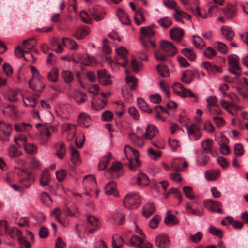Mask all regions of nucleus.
<instances>
[{
  "label": "nucleus",
  "mask_w": 248,
  "mask_h": 248,
  "mask_svg": "<svg viewBox=\"0 0 248 248\" xmlns=\"http://www.w3.org/2000/svg\"><path fill=\"white\" fill-rule=\"evenodd\" d=\"M61 77L67 84L71 83L74 80V74L69 70H63L61 73Z\"/></svg>",
  "instance_id": "obj_30"
},
{
  "label": "nucleus",
  "mask_w": 248,
  "mask_h": 248,
  "mask_svg": "<svg viewBox=\"0 0 248 248\" xmlns=\"http://www.w3.org/2000/svg\"><path fill=\"white\" fill-rule=\"evenodd\" d=\"M158 132L157 127L154 125H149L146 128L145 133L142 135V137L145 139L151 140Z\"/></svg>",
  "instance_id": "obj_15"
},
{
  "label": "nucleus",
  "mask_w": 248,
  "mask_h": 248,
  "mask_svg": "<svg viewBox=\"0 0 248 248\" xmlns=\"http://www.w3.org/2000/svg\"><path fill=\"white\" fill-rule=\"evenodd\" d=\"M202 237V233L201 232H198L195 234L190 235L189 239L194 243H197L201 241Z\"/></svg>",
  "instance_id": "obj_57"
},
{
  "label": "nucleus",
  "mask_w": 248,
  "mask_h": 248,
  "mask_svg": "<svg viewBox=\"0 0 248 248\" xmlns=\"http://www.w3.org/2000/svg\"><path fill=\"white\" fill-rule=\"evenodd\" d=\"M204 55L208 59H212L217 54L216 51L211 47L208 46L204 50Z\"/></svg>",
  "instance_id": "obj_51"
},
{
  "label": "nucleus",
  "mask_w": 248,
  "mask_h": 248,
  "mask_svg": "<svg viewBox=\"0 0 248 248\" xmlns=\"http://www.w3.org/2000/svg\"><path fill=\"white\" fill-rule=\"evenodd\" d=\"M124 243L123 237L117 234L113 235L112 242L113 248H122Z\"/></svg>",
  "instance_id": "obj_29"
},
{
  "label": "nucleus",
  "mask_w": 248,
  "mask_h": 248,
  "mask_svg": "<svg viewBox=\"0 0 248 248\" xmlns=\"http://www.w3.org/2000/svg\"><path fill=\"white\" fill-rule=\"evenodd\" d=\"M218 50L222 54H226L228 52V48L227 46L223 43L217 42Z\"/></svg>",
  "instance_id": "obj_60"
},
{
  "label": "nucleus",
  "mask_w": 248,
  "mask_h": 248,
  "mask_svg": "<svg viewBox=\"0 0 248 248\" xmlns=\"http://www.w3.org/2000/svg\"><path fill=\"white\" fill-rule=\"evenodd\" d=\"M127 84L129 86L131 90L136 89L137 84V78L132 76H127L125 79Z\"/></svg>",
  "instance_id": "obj_38"
},
{
  "label": "nucleus",
  "mask_w": 248,
  "mask_h": 248,
  "mask_svg": "<svg viewBox=\"0 0 248 248\" xmlns=\"http://www.w3.org/2000/svg\"><path fill=\"white\" fill-rule=\"evenodd\" d=\"M65 144L63 143H61L59 146V149L56 153V155L59 158L62 159L65 154V150L64 149Z\"/></svg>",
  "instance_id": "obj_53"
},
{
  "label": "nucleus",
  "mask_w": 248,
  "mask_h": 248,
  "mask_svg": "<svg viewBox=\"0 0 248 248\" xmlns=\"http://www.w3.org/2000/svg\"><path fill=\"white\" fill-rule=\"evenodd\" d=\"M234 155L236 157L241 156L244 155V151L241 143H237L234 147Z\"/></svg>",
  "instance_id": "obj_45"
},
{
  "label": "nucleus",
  "mask_w": 248,
  "mask_h": 248,
  "mask_svg": "<svg viewBox=\"0 0 248 248\" xmlns=\"http://www.w3.org/2000/svg\"><path fill=\"white\" fill-rule=\"evenodd\" d=\"M140 202V196L134 192L127 194L123 202L124 206L131 210L138 208Z\"/></svg>",
  "instance_id": "obj_3"
},
{
  "label": "nucleus",
  "mask_w": 248,
  "mask_h": 248,
  "mask_svg": "<svg viewBox=\"0 0 248 248\" xmlns=\"http://www.w3.org/2000/svg\"><path fill=\"white\" fill-rule=\"evenodd\" d=\"M213 145V140L210 139H207L202 143V147L204 153H210L212 152V147Z\"/></svg>",
  "instance_id": "obj_31"
},
{
  "label": "nucleus",
  "mask_w": 248,
  "mask_h": 248,
  "mask_svg": "<svg viewBox=\"0 0 248 248\" xmlns=\"http://www.w3.org/2000/svg\"><path fill=\"white\" fill-rule=\"evenodd\" d=\"M116 52L117 56L115 57V60L117 63L123 67H125L128 63L127 58L128 50L125 47L121 46L117 48Z\"/></svg>",
  "instance_id": "obj_5"
},
{
  "label": "nucleus",
  "mask_w": 248,
  "mask_h": 248,
  "mask_svg": "<svg viewBox=\"0 0 248 248\" xmlns=\"http://www.w3.org/2000/svg\"><path fill=\"white\" fill-rule=\"evenodd\" d=\"M159 26L163 28H167L172 24V21L168 17L159 19L158 21Z\"/></svg>",
  "instance_id": "obj_42"
},
{
  "label": "nucleus",
  "mask_w": 248,
  "mask_h": 248,
  "mask_svg": "<svg viewBox=\"0 0 248 248\" xmlns=\"http://www.w3.org/2000/svg\"><path fill=\"white\" fill-rule=\"evenodd\" d=\"M116 186V182L113 181H110L104 187L105 193L108 195H113L115 196H117L118 194L115 193Z\"/></svg>",
  "instance_id": "obj_19"
},
{
  "label": "nucleus",
  "mask_w": 248,
  "mask_h": 248,
  "mask_svg": "<svg viewBox=\"0 0 248 248\" xmlns=\"http://www.w3.org/2000/svg\"><path fill=\"white\" fill-rule=\"evenodd\" d=\"M217 161L222 168H226L229 166V162L227 159L222 156H218Z\"/></svg>",
  "instance_id": "obj_64"
},
{
  "label": "nucleus",
  "mask_w": 248,
  "mask_h": 248,
  "mask_svg": "<svg viewBox=\"0 0 248 248\" xmlns=\"http://www.w3.org/2000/svg\"><path fill=\"white\" fill-rule=\"evenodd\" d=\"M124 152L126 156H127L128 152L132 153L134 156L135 162H134L133 159L132 158H128V160L129 161V169L131 170L135 171L138 168L140 167L141 164L139 160L140 153L139 151L132 148L131 146L126 145L124 147Z\"/></svg>",
  "instance_id": "obj_2"
},
{
  "label": "nucleus",
  "mask_w": 248,
  "mask_h": 248,
  "mask_svg": "<svg viewBox=\"0 0 248 248\" xmlns=\"http://www.w3.org/2000/svg\"><path fill=\"white\" fill-rule=\"evenodd\" d=\"M160 46L162 51L168 56H173L177 52L176 47L171 42L167 41H162L160 42Z\"/></svg>",
  "instance_id": "obj_8"
},
{
  "label": "nucleus",
  "mask_w": 248,
  "mask_h": 248,
  "mask_svg": "<svg viewBox=\"0 0 248 248\" xmlns=\"http://www.w3.org/2000/svg\"><path fill=\"white\" fill-rule=\"evenodd\" d=\"M184 14H185V12H184L180 9H176L175 13L173 14L172 16L176 21L181 22L182 24H184V22L183 19V17Z\"/></svg>",
  "instance_id": "obj_43"
},
{
  "label": "nucleus",
  "mask_w": 248,
  "mask_h": 248,
  "mask_svg": "<svg viewBox=\"0 0 248 248\" xmlns=\"http://www.w3.org/2000/svg\"><path fill=\"white\" fill-rule=\"evenodd\" d=\"M50 174L47 170H44L40 178V184L41 186H48L50 182Z\"/></svg>",
  "instance_id": "obj_28"
},
{
  "label": "nucleus",
  "mask_w": 248,
  "mask_h": 248,
  "mask_svg": "<svg viewBox=\"0 0 248 248\" xmlns=\"http://www.w3.org/2000/svg\"><path fill=\"white\" fill-rule=\"evenodd\" d=\"M168 214L164 219V223L168 226H172L178 223V220L176 217L173 214H170V211H168Z\"/></svg>",
  "instance_id": "obj_25"
},
{
  "label": "nucleus",
  "mask_w": 248,
  "mask_h": 248,
  "mask_svg": "<svg viewBox=\"0 0 248 248\" xmlns=\"http://www.w3.org/2000/svg\"><path fill=\"white\" fill-rule=\"evenodd\" d=\"M156 69L160 76L163 77L169 76V70L166 65L158 64L156 66Z\"/></svg>",
  "instance_id": "obj_39"
},
{
  "label": "nucleus",
  "mask_w": 248,
  "mask_h": 248,
  "mask_svg": "<svg viewBox=\"0 0 248 248\" xmlns=\"http://www.w3.org/2000/svg\"><path fill=\"white\" fill-rule=\"evenodd\" d=\"M78 125L82 127H88L91 124L90 116L86 113H81L78 116L77 121Z\"/></svg>",
  "instance_id": "obj_13"
},
{
  "label": "nucleus",
  "mask_w": 248,
  "mask_h": 248,
  "mask_svg": "<svg viewBox=\"0 0 248 248\" xmlns=\"http://www.w3.org/2000/svg\"><path fill=\"white\" fill-rule=\"evenodd\" d=\"M182 54L189 60L193 61L196 58V55L193 50L189 48H185L182 49Z\"/></svg>",
  "instance_id": "obj_32"
},
{
  "label": "nucleus",
  "mask_w": 248,
  "mask_h": 248,
  "mask_svg": "<svg viewBox=\"0 0 248 248\" xmlns=\"http://www.w3.org/2000/svg\"><path fill=\"white\" fill-rule=\"evenodd\" d=\"M97 77L99 83L104 86L109 85L112 84L110 79V75L106 74V70L104 69L97 70Z\"/></svg>",
  "instance_id": "obj_11"
},
{
  "label": "nucleus",
  "mask_w": 248,
  "mask_h": 248,
  "mask_svg": "<svg viewBox=\"0 0 248 248\" xmlns=\"http://www.w3.org/2000/svg\"><path fill=\"white\" fill-rule=\"evenodd\" d=\"M14 53L17 58H23L25 60L28 61L27 57L24 56L23 49L20 46H18L15 48Z\"/></svg>",
  "instance_id": "obj_54"
},
{
  "label": "nucleus",
  "mask_w": 248,
  "mask_h": 248,
  "mask_svg": "<svg viewBox=\"0 0 248 248\" xmlns=\"http://www.w3.org/2000/svg\"><path fill=\"white\" fill-rule=\"evenodd\" d=\"M229 62V71L237 77L241 75V68L239 64V57L236 54H231L228 56Z\"/></svg>",
  "instance_id": "obj_4"
},
{
  "label": "nucleus",
  "mask_w": 248,
  "mask_h": 248,
  "mask_svg": "<svg viewBox=\"0 0 248 248\" xmlns=\"http://www.w3.org/2000/svg\"><path fill=\"white\" fill-rule=\"evenodd\" d=\"M213 120L217 127H221L225 124V121L222 117L215 116L213 118Z\"/></svg>",
  "instance_id": "obj_62"
},
{
  "label": "nucleus",
  "mask_w": 248,
  "mask_h": 248,
  "mask_svg": "<svg viewBox=\"0 0 248 248\" xmlns=\"http://www.w3.org/2000/svg\"><path fill=\"white\" fill-rule=\"evenodd\" d=\"M86 95L80 92H76L75 93L74 99L78 104H81L85 102L86 99Z\"/></svg>",
  "instance_id": "obj_44"
},
{
  "label": "nucleus",
  "mask_w": 248,
  "mask_h": 248,
  "mask_svg": "<svg viewBox=\"0 0 248 248\" xmlns=\"http://www.w3.org/2000/svg\"><path fill=\"white\" fill-rule=\"evenodd\" d=\"M59 76V70L56 67H54L48 74L47 78L48 80L52 82H56L58 80Z\"/></svg>",
  "instance_id": "obj_37"
},
{
  "label": "nucleus",
  "mask_w": 248,
  "mask_h": 248,
  "mask_svg": "<svg viewBox=\"0 0 248 248\" xmlns=\"http://www.w3.org/2000/svg\"><path fill=\"white\" fill-rule=\"evenodd\" d=\"M195 78L194 71L190 70L185 71L183 73L181 80L185 84H189L194 80Z\"/></svg>",
  "instance_id": "obj_17"
},
{
  "label": "nucleus",
  "mask_w": 248,
  "mask_h": 248,
  "mask_svg": "<svg viewBox=\"0 0 248 248\" xmlns=\"http://www.w3.org/2000/svg\"><path fill=\"white\" fill-rule=\"evenodd\" d=\"M18 170V174L20 177V181L21 184H23L25 181L33 183L35 179L32 176V173L27 169L17 168Z\"/></svg>",
  "instance_id": "obj_9"
},
{
  "label": "nucleus",
  "mask_w": 248,
  "mask_h": 248,
  "mask_svg": "<svg viewBox=\"0 0 248 248\" xmlns=\"http://www.w3.org/2000/svg\"><path fill=\"white\" fill-rule=\"evenodd\" d=\"M164 52L161 50H156L154 52L155 56L156 59L158 61L164 62L167 59V55L164 54Z\"/></svg>",
  "instance_id": "obj_46"
},
{
  "label": "nucleus",
  "mask_w": 248,
  "mask_h": 248,
  "mask_svg": "<svg viewBox=\"0 0 248 248\" xmlns=\"http://www.w3.org/2000/svg\"><path fill=\"white\" fill-rule=\"evenodd\" d=\"M170 35L172 40L180 43L184 35V30L179 27L173 28L170 31Z\"/></svg>",
  "instance_id": "obj_12"
},
{
  "label": "nucleus",
  "mask_w": 248,
  "mask_h": 248,
  "mask_svg": "<svg viewBox=\"0 0 248 248\" xmlns=\"http://www.w3.org/2000/svg\"><path fill=\"white\" fill-rule=\"evenodd\" d=\"M41 201L43 204L46 205H49L51 203V197L46 192H44L41 194Z\"/></svg>",
  "instance_id": "obj_49"
},
{
  "label": "nucleus",
  "mask_w": 248,
  "mask_h": 248,
  "mask_svg": "<svg viewBox=\"0 0 248 248\" xmlns=\"http://www.w3.org/2000/svg\"><path fill=\"white\" fill-rule=\"evenodd\" d=\"M117 16L122 24L128 25L130 23V19L128 15L122 9H118L117 11Z\"/></svg>",
  "instance_id": "obj_16"
},
{
  "label": "nucleus",
  "mask_w": 248,
  "mask_h": 248,
  "mask_svg": "<svg viewBox=\"0 0 248 248\" xmlns=\"http://www.w3.org/2000/svg\"><path fill=\"white\" fill-rule=\"evenodd\" d=\"M209 232L213 235L217 237L220 239L222 238L223 236L222 231L219 229L215 228L212 225L210 226Z\"/></svg>",
  "instance_id": "obj_41"
},
{
  "label": "nucleus",
  "mask_w": 248,
  "mask_h": 248,
  "mask_svg": "<svg viewBox=\"0 0 248 248\" xmlns=\"http://www.w3.org/2000/svg\"><path fill=\"white\" fill-rule=\"evenodd\" d=\"M236 10L235 6L228 5L223 9V13L227 18L231 19L235 16Z\"/></svg>",
  "instance_id": "obj_24"
},
{
  "label": "nucleus",
  "mask_w": 248,
  "mask_h": 248,
  "mask_svg": "<svg viewBox=\"0 0 248 248\" xmlns=\"http://www.w3.org/2000/svg\"><path fill=\"white\" fill-rule=\"evenodd\" d=\"M23 148L28 154L33 155L37 153V146L34 144L24 143Z\"/></svg>",
  "instance_id": "obj_34"
},
{
  "label": "nucleus",
  "mask_w": 248,
  "mask_h": 248,
  "mask_svg": "<svg viewBox=\"0 0 248 248\" xmlns=\"http://www.w3.org/2000/svg\"><path fill=\"white\" fill-rule=\"evenodd\" d=\"M101 118L103 121L110 122L112 120L113 115L110 111H105L102 114Z\"/></svg>",
  "instance_id": "obj_55"
},
{
  "label": "nucleus",
  "mask_w": 248,
  "mask_h": 248,
  "mask_svg": "<svg viewBox=\"0 0 248 248\" xmlns=\"http://www.w3.org/2000/svg\"><path fill=\"white\" fill-rule=\"evenodd\" d=\"M219 150L222 155H229L231 152L229 147L224 143L220 144Z\"/></svg>",
  "instance_id": "obj_59"
},
{
  "label": "nucleus",
  "mask_w": 248,
  "mask_h": 248,
  "mask_svg": "<svg viewBox=\"0 0 248 248\" xmlns=\"http://www.w3.org/2000/svg\"><path fill=\"white\" fill-rule=\"evenodd\" d=\"M192 38L193 44L196 48L201 49L203 46H205V42L200 36L193 35Z\"/></svg>",
  "instance_id": "obj_35"
},
{
  "label": "nucleus",
  "mask_w": 248,
  "mask_h": 248,
  "mask_svg": "<svg viewBox=\"0 0 248 248\" xmlns=\"http://www.w3.org/2000/svg\"><path fill=\"white\" fill-rule=\"evenodd\" d=\"M9 156L11 158H16L22 155V152L18 151L16 147L12 145L9 147Z\"/></svg>",
  "instance_id": "obj_40"
},
{
  "label": "nucleus",
  "mask_w": 248,
  "mask_h": 248,
  "mask_svg": "<svg viewBox=\"0 0 248 248\" xmlns=\"http://www.w3.org/2000/svg\"><path fill=\"white\" fill-rule=\"evenodd\" d=\"M137 103L139 107L143 111L147 112L149 114H151L152 113L153 110L149 108L148 105L142 98H138Z\"/></svg>",
  "instance_id": "obj_26"
},
{
  "label": "nucleus",
  "mask_w": 248,
  "mask_h": 248,
  "mask_svg": "<svg viewBox=\"0 0 248 248\" xmlns=\"http://www.w3.org/2000/svg\"><path fill=\"white\" fill-rule=\"evenodd\" d=\"M111 157V153H108L107 156L103 157L98 164V170H105L109 165Z\"/></svg>",
  "instance_id": "obj_23"
},
{
  "label": "nucleus",
  "mask_w": 248,
  "mask_h": 248,
  "mask_svg": "<svg viewBox=\"0 0 248 248\" xmlns=\"http://www.w3.org/2000/svg\"><path fill=\"white\" fill-rule=\"evenodd\" d=\"M89 27L87 26H80L76 30L74 36L78 40H81L90 33Z\"/></svg>",
  "instance_id": "obj_14"
},
{
  "label": "nucleus",
  "mask_w": 248,
  "mask_h": 248,
  "mask_svg": "<svg viewBox=\"0 0 248 248\" xmlns=\"http://www.w3.org/2000/svg\"><path fill=\"white\" fill-rule=\"evenodd\" d=\"M12 131V126L10 123L3 121H0V140L3 141L9 140V136Z\"/></svg>",
  "instance_id": "obj_6"
},
{
  "label": "nucleus",
  "mask_w": 248,
  "mask_h": 248,
  "mask_svg": "<svg viewBox=\"0 0 248 248\" xmlns=\"http://www.w3.org/2000/svg\"><path fill=\"white\" fill-rule=\"evenodd\" d=\"M164 5L170 9H179L177 7V3L174 0H163Z\"/></svg>",
  "instance_id": "obj_47"
},
{
  "label": "nucleus",
  "mask_w": 248,
  "mask_h": 248,
  "mask_svg": "<svg viewBox=\"0 0 248 248\" xmlns=\"http://www.w3.org/2000/svg\"><path fill=\"white\" fill-rule=\"evenodd\" d=\"M155 211V206L152 203H146L142 208V213L144 217L147 218Z\"/></svg>",
  "instance_id": "obj_21"
},
{
  "label": "nucleus",
  "mask_w": 248,
  "mask_h": 248,
  "mask_svg": "<svg viewBox=\"0 0 248 248\" xmlns=\"http://www.w3.org/2000/svg\"><path fill=\"white\" fill-rule=\"evenodd\" d=\"M156 27L155 25L153 24L140 28V32L142 34V36L140 37V41L144 50L138 51L137 54L142 55V56H139L140 59L142 60H148V57L146 53L149 51L150 47L153 48L155 47V42L152 37L154 35L153 29Z\"/></svg>",
  "instance_id": "obj_1"
},
{
  "label": "nucleus",
  "mask_w": 248,
  "mask_h": 248,
  "mask_svg": "<svg viewBox=\"0 0 248 248\" xmlns=\"http://www.w3.org/2000/svg\"><path fill=\"white\" fill-rule=\"evenodd\" d=\"M87 221L89 224L94 226L97 227L99 225L98 219L93 216H88L87 217Z\"/></svg>",
  "instance_id": "obj_61"
},
{
  "label": "nucleus",
  "mask_w": 248,
  "mask_h": 248,
  "mask_svg": "<svg viewBox=\"0 0 248 248\" xmlns=\"http://www.w3.org/2000/svg\"><path fill=\"white\" fill-rule=\"evenodd\" d=\"M160 220L161 217L159 215H156L154 216L149 222L150 227L152 229L157 228Z\"/></svg>",
  "instance_id": "obj_48"
},
{
  "label": "nucleus",
  "mask_w": 248,
  "mask_h": 248,
  "mask_svg": "<svg viewBox=\"0 0 248 248\" xmlns=\"http://www.w3.org/2000/svg\"><path fill=\"white\" fill-rule=\"evenodd\" d=\"M55 174L57 179L59 182L63 181L66 176V171L63 169L57 171Z\"/></svg>",
  "instance_id": "obj_58"
},
{
  "label": "nucleus",
  "mask_w": 248,
  "mask_h": 248,
  "mask_svg": "<svg viewBox=\"0 0 248 248\" xmlns=\"http://www.w3.org/2000/svg\"><path fill=\"white\" fill-rule=\"evenodd\" d=\"M123 168L122 164L118 161L111 164V167L106 172V175L109 174L113 179H116L120 177L122 175V173L119 171Z\"/></svg>",
  "instance_id": "obj_7"
},
{
  "label": "nucleus",
  "mask_w": 248,
  "mask_h": 248,
  "mask_svg": "<svg viewBox=\"0 0 248 248\" xmlns=\"http://www.w3.org/2000/svg\"><path fill=\"white\" fill-rule=\"evenodd\" d=\"M129 138L133 143L135 146L138 147H143L144 143L141 138L136 135V134L134 132L130 133L129 134Z\"/></svg>",
  "instance_id": "obj_27"
},
{
  "label": "nucleus",
  "mask_w": 248,
  "mask_h": 248,
  "mask_svg": "<svg viewBox=\"0 0 248 248\" xmlns=\"http://www.w3.org/2000/svg\"><path fill=\"white\" fill-rule=\"evenodd\" d=\"M221 30L222 35L227 40L232 41L233 39L235 34L231 27L229 26L222 27Z\"/></svg>",
  "instance_id": "obj_22"
},
{
  "label": "nucleus",
  "mask_w": 248,
  "mask_h": 248,
  "mask_svg": "<svg viewBox=\"0 0 248 248\" xmlns=\"http://www.w3.org/2000/svg\"><path fill=\"white\" fill-rule=\"evenodd\" d=\"M137 184L140 186H147L149 184V179L143 172H139L136 179Z\"/></svg>",
  "instance_id": "obj_20"
},
{
  "label": "nucleus",
  "mask_w": 248,
  "mask_h": 248,
  "mask_svg": "<svg viewBox=\"0 0 248 248\" xmlns=\"http://www.w3.org/2000/svg\"><path fill=\"white\" fill-rule=\"evenodd\" d=\"M69 150L71 153L72 162L75 165H79L81 162V160L78 151L72 144L69 146Z\"/></svg>",
  "instance_id": "obj_18"
},
{
  "label": "nucleus",
  "mask_w": 248,
  "mask_h": 248,
  "mask_svg": "<svg viewBox=\"0 0 248 248\" xmlns=\"http://www.w3.org/2000/svg\"><path fill=\"white\" fill-rule=\"evenodd\" d=\"M149 98L151 102L154 104H159L162 101V98L158 94L151 95Z\"/></svg>",
  "instance_id": "obj_63"
},
{
  "label": "nucleus",
  "mask_w": 248,
  "mask_h": 248,
  "mask_svg": "<svg viewBox=\"0 0 248 248\" xmlns=\"http://www.w3.org/2000/svg\"><path fill=\"white\" fill-rule=\"evenodd\" d=\"M155 244L159 248H168L170 245L169 237L165 234L156 236Z\"/></svg>",
  "instance_id": "obj_10"
},
{
  "label": "nucleus",
  "mask_w": 248,
  "mask_h": 248,
  "mask_svg": "<svg viewBox=\"0 0 248 248\" xmlns=\"http://www.w3.org/2000/svg\"><path fill=\"white\" fill-rule=\"evenodd\" d=\"M220 171L219 170H207L205 172V176L206 178L209 181H213L217 179L219 176Z\"/></svg>",
  "instance_id": "obj_36"
},
{
  "label": "nucleus",
  "mask_w": 248,
  "mask_h": 248,
  "mask_svg": "<svg viewBox=\"0 0 248 248\" xmlns=\"http://www.w3.org/2000/svg\"><path fill=\"white\" fill-rule=\"evenodd\" d=\"M128 113L133 119L138 120L140 119L139 113L135 107H130L128 108Z\"/></svg>",
  "instance_id": "obj_56"
},
{
  "label": "nucleus",
  "mask_w": 248,
  "mask_h": 248,
  "mask_svg": "<svg viewBox=\"0 0 248 248\" xmlns=\"http://www.w3.org/2000/svg\"><path fill=\"white\" fill-rule=\"evenodd\" d=\"M183 192L185 196L190 200H192L194 198L195 195L193 192V189L190 186H184L183 187Z\"/></svg>",
  "instance_id": "obj_50"
},
{
  "label": "nucleus",
  "mask_w": 248,
  "mask_h": 248,
  "mask_svg": "<svg viewBox=\"0 0 248 248\" xmlns=\"http://www.w3.org/2000/svg\"><path fill=\"white\" fill-rule=\"evenodd\" d=\"M92 16L94 19L97 21L104 18L105 12L96 8H93L91 11Z\"/></svg>",
  "instance_id": "obj_33"
},
{
  "label": "nucleus",
  "mask_w": 248,
  "mask_h": 248,
  "mask_svg": "<svg viewBox=\"0 0 248 248\" xmlns=\"http://www.w3.org/2000/svg\"><path fill=\"white\" fill-rule=\"evenodd\" d=\"M42 127V129L40 132L42 135H45L46 137H49L50 135L49 130L47 126L46 125H43L41 123H37L36 124V127L38 128L39 127Z\"/></svg>",
  "instance_id": "obj_52"
}]
</instances>
